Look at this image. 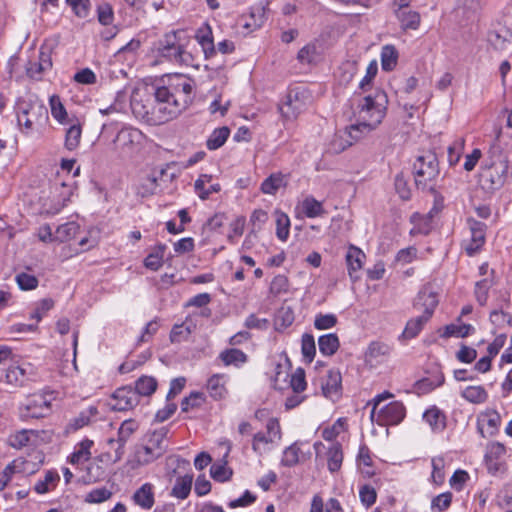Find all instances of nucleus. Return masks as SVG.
<instances>
[{
  "mask_svg": "<svg viewBox=\"0 0 512 512\" xmlns=\"http://www.w3.org/2000/svg\"><path fill=\"white\" fill-rule=\"evenodd\" d=\"M390 353L389 345L379 342L373 341L369 344L368 349L365 353L366 360L368 362L376 361L379 362V358L382 356H386Z\"/></svg>",
  "mask_w": 512,
  "mask_h": 512,
  "instance_id": "41",
  "label": "nucleus"
},
{
  "mask_svg": "<svg viewBox=\"0 0 512 512\" xmlns=\"http://www.w3.org/2000/svg\"><path fill=\"white\" fill-rule=\"evenodd\" d=\"M481 167L480 182L485 189L493 191L504 185L509 167L506 159L500 155L497 159L491 156L482 162Z\"/></svg>",
  "mask_w": 512,
  "mask_h": 512,
  "instance_id": "6",
  "label": "nucleus"
},
{
  "mask_svg": "<svg viewBox=\"0 0 512 512\" xmlns=\"http://www.w3.org/2000/svg\"><path fill=\"white\" fill-rule=\"evenodd\" d=\"M461 396L470 403L482 404L487 401L488 393L483 386H468L466 387Z\"/></svg>",
  "mask_w": 512,
  "mask_h": 512,
  "instance_id": "38",
  "label": "nucleus"
},
{
  "mask_svg": "<svg viewBox=\"0 0 512 512\" xmlns=\"http://www.w3.org/2000/svg\"><path fill=\"white\" fill-rule=\"evenodd\" d=\"M157 380L152 376L143 375L135 382L134 392H137V398L140 396H150L157 389Z\"/></svg>",
  "mask_w": 512,
  "mask_h": 512,
  "instance_id": "34",
  "label": "nucleus"
},
{
  "mask_svg": "<svg viewBox=\"0 0 512 512\" xmlns=\"http://www.w3.org/2000/svg\"><path fill=\"white\" fill-rule=\"evenodd\" d=\"M366 256L364 252L354 246L350 245L345 255V261L347 265L348 275L352 282H356L359 279L357 272L362 269Z\"/></svg>",
  "mask_w": 512,
  "mask_h": 512,
  "instance_id": "15",
  "label": "nucleus"
},
{
  "mask_svg": "<svg viewBox=\"0 0 512 512\" xmlns=\"http://www.w3.org/2000/svg\"><path fill=\"white\" fill-rule=\"evenodd\" d=\"M322 391L326 398L336 401L342 394V376L339 370L328 371L326 379L322 383Z\"/></svg>",
  "mask_w": 512,
  "mask_h": 512,
  "instance_id": "12",
  "label": "nucleus"
},
{
  "mask_svg": "<svg viewBox=\"0 0 512 512\" xmlns=\"http://www.w3.org/2000/svg\"><path fill=\"white\" fill-rule=\"evenodd\" d=\"M388 97L382 90H377L373 95L360 99L357 104L355 116L358 121L366 122V127L375 130L386 115Z\"/></svg>",
  "mask_w": 512,
  "mask_h": 512,
  "instance_id": "2",
  "label": "nucleus"
},
{
  "mask_svg": "<svg viewBox=\"0 0 512 512\" xmlns=\"http://www.w3.org/2000/svg\"><path fill=\"white\" fill-rule=\"evenodd\" d=\"M110 406L115 411H127L139 404L137 392L131 386H123L115 390Z\"/></svg>",
  "mask_w": 512,
  "mask_h": 512,
  "instance_id": "10",
  "label": "nucleus"
},
{
  "mask_svg": "<svg viewBox=\"0 0 512 512\" xmlns=\"http://www.w3.org/2000/svg\"><path fill=\"white\" fill-rule=\"evenodd\" d=\"M192 330L185 324H175L170 332L171 343H181L187 341Z\"/></svg>",
  "mask_w": 512,
  "mask_h": 512,
  "instance_id": "52",
  "label": "nucleus"
},
{
  "mask_svg": "<svg viewBox=\"0 0 512 512\" xmlns=\"http://www.w3.org/2000/svg\"><path fill=\"white\" fill-rule=\"evenodd\" d=\"M430 320L425 315H420L418 317L410 319L405 326V329L402 333V337L405 339L415 338L423 329L424 325Z\"/></svg>",
  "mask_w": 512,
  "mask_h": 512,
  "instance_id": "37",
  "label": "nucleus"
},
{
  "mask_svg": "<svg viewBox=\"0 0 512 512\" xmlns=\"http://www.w3.org/2000/svg\"><path fill=\"white\" fill-rule=\"evenodd\" d=\"M192 481V475L178 477L175 481V484L171 490L170 495L181 500L186 499L191 492Z\"/></svg>",
  "mask_w": 512,
  "mask_h": 512,
  "instance_id": "33",
  "label": "nucleus"
},
{
  "mask_svg": "<svg viewBox=\"0 0 512 512\" xmlns=\"http://www.w3.org/2000/svg\"><path fill=\"white\" fill-rule=\"evenodd\" d=\"M230 135V129L227 126L216 128L208 137L206 147L210 150H217L222 147Z\"/></svg>",
  "mask_w": 512,
  "mask_h": 512,
  "instance_id": "35",
  "label": "nucleus"
},
{
  "mask_svg": "<svg viewBox=\"0 0 512 512\" xmlns=\"http://www.w3.org/2000/svg\"><path fill=\"white\" fill-rule=\"evenodd\" d=\"M468 224L471 233V239L469 243L464 246V250L468 256H474L485 244L487 225L474 219H469Z\"/></svg>",
  "mask_w": 512,
  "mask_h": 512,
  "instance_id": "9",
  "label": "nucleus"
},
{
  "mask_svg": "<svg viewBox=\"0 0 512 512\" xmlns=\"http://www.w3.org/2000/svg\"><path fill=\"white\" fill-rule=\"evenodd\" d=\"M34 106L30 102L21 101L17 107V121L23 133H30L33 129V120L29 117Z\"/></svg>",
  "mask_w": 512,
  "mask_h": 512,
  "instance_id": "24",
  "label": "nucleus"
},
{
  "mask_svg": "<svg viewBox=\"0 0 512 512\" xmlns=\"http://www.w3.org/2000/svg\"><path fill=\"white\" fill-rule=\"evenodd\" d=\"M302 210L306 217L315 218L325 214V209L320 201L313 196L306 197L302 202Z\"/></svg>",
  "mask_w": 512,
  "mask_h": 512,
  "instance_id": "40",
  "label": "nucleus"
},
{
  "mask_svg": "<svg viewBox=\"0 0 512 512\" xmlns=\"http://www.w3.org/2000/svg\"><path fill=\"white\" fill-rule=\"evenodd\" d=\"M192 80L183 74L167 75L151 91L134 90L130 106L136 118L161 125L178 117L192 102Z\"/></svg>",
  "mask_w": 512,
  "mask_h": 512,
  "instance_id": "1",
  "label": "nucleus"
},
{
  "mask_svg": "<svg viewBox=\"0 0 512 512\" xmlns=\"http://www.w3.org/2000/svg\"><path fill=\"white\" fill-rule=\"evenodd\" d=\"M159 457L160 456L156 454V452L148 445V443L136 451L137 462L141 465H147Z\"/></svg>",
  "mask_w": 512,
  "mask_h": 512,
  "instance_id": "55",
  "label": "nucleus"
},
{
  "mask_svg": "<svg viewBox=\"0 0 512 512\" xmlns=\"http://www.w3.org/2000/svg\"><path fill=\"white\" fill-rule=\"evenodd\" d=\"M318 346L321 354L324 356H332L334 355L339 346V338L335 333L325 334L319 337Z\"/></svg>",
  "mask_w": 512,
  "mask_h": 512,
  "instance_id": "32",
  "label": "nucleus"
},
{
  "mask_svg": "<svg viewBox=\"0 0 512 512\" xmlns=\"http://www.w3.org/2000/svg\"><path fill=\"white\" fill-rule=\"evenodd\" d=\"M93 441L90 439H84L80 443H78L73 453L69 456V462L72 465L84 464L91 457L90 449L93 446Z\"/></svg>",
  "mask_w": 512,
  "mask_h": 512,
  "instance_id": "25",
  "label": "nucleus"
},
{
  "mask_svg": "<svg viewBox=\"0 0 512 512\" xmlns=\"http://www.w3.org/2000/svg\"><path fill=\"white\" fill-rule=\"evenodd\" d=\"M205 395L201 392H191L181 402L182 412H188L194 408H200L205 403Z\"/></svg>",
  "mask_w": 512,
  "mask_h": 512,
  "instance_id": "45",
  "label": "nucleus"
},
{
  "mask_svg": "<svg viewBox=\"0 0 512 512\" xmlns=\"http://www.w3.org/2000/svg\"><path fill=\"white\" fill-rule=\"evenodd\" d=\"M439 174V161L434 152L428 151L416 158L413 164V175L417 189L435 193Z\"/></svg>",
  "mask_w": 512,
  "mask_h": 512,
  "instance_id": "3",
  "label": "nucleus"
},
{
  "mask_svg": "<svg viewBox=\"0 0 512 512\" xmlns=\"http://www.w3.org/2000/svg\"><path fill=\"white\" fill-rule=\"evenodd\" d=\"M51 114L54 119L63 124L67 120L66 109L58 95H52L49 99Z\"/></svg>",
  "mask_w": 512,
  "mask_h": 512,
  "instance_id": "44",
  "label": "nucleus"
},
{
  "mask_svg": "<svg viewBox=\"0 0 512 512\" xmlns=\"http://www.w3.org/2000/svg\"><path fill=\"white\" fill-rule=\"evenodd\" d=\"M438 305V296L429 286L423 287L414 301V308L422 309L423 315L431 319Z\"/></svg>",
  "mask_w": 512,
  "mask_h": 512,
  "instance_id": "11",
  "label": "nucleus"
},
{
  "mask_svg": "<svg viewBox=\"0 0 512 512\" xmlns=\"http://www.w3.org/2000/svg\"><path fill=\"white\" fill-rule=\"evenodd\" d=\"M406 417V407L401 401H392L378 408L374 420L379 426L399 425Z\"/></svg>",
  "mask_w": 512,
  "mask_h": 512,
  "instance_id": "8",
  "label": "nucleus"
},
{
  "mask_svg": "<svg viewBox=\"0 0 512 512\" xmlns=\"http://www.w3.org/2000/svg\"><path fill=\"white\" fill-rule=\"evenodd\" d=\"M290 386L294 393L303 392L306 387L305 371L302 368H298L292 375L290 380Z\"/></svg>",
  "mask_w": 512,
  "mask_h": 512,
  "instance_id": "61",
  "label": "nucleus"
},
{
  "mask_svg": "<svg viewBox=\"0 0 512 512\" xmlns=\"http://www.w3.org/2000/svg\"><path fill=\"white\" fill-rule=\"evenodd\" d=\"M112 497V492L106 487L92 489L85 497L87 503H102Z\"/></svg>",
  "mask_w": 512,
  "mask_h": 512,
  "instance_id": "54",
  "label": "nucleus"
},
{
  "mask_svg": "<svg viewBox=\"0 0 512 512\" xmlns=\"http://www.w3.org/2000/svg\"><path fill=\"white\" fill-rule=\"evenodd\" d=\"M275 215H276V236L280 241L285 242L288 239L289 233H290V225H291L290 218L286 213H284L280 210H276Z\"/></svg>",
  "mask_w": 512,
  "mask_h": 512,
  "instance_id": "39",
  "label": "nucleus"
},
{
  "mask_svg": "<svg viewBox=\"0 0 512 512\" xmlns=\"http://www.w3.org/2000/svg\"><path fill=\"white\" fill-rule=\"evenodd\" d=\"M359 497L364 506L370 507L376 502L377 493L371 485L365 484L359 489Z\"/></svg>",
  "mask_w": 512,
  "mask_h": 512,
  "instance_id": "63",
  "label": "nucleus"
},
{
  "mask_svg": "<svg viewBox=\"0 0 512 512\" xmlns=\"http://www.w3.org/2000/svg\"><path fill=\"white\" fill-rule=\"evenodd\" d=\"M423 420L433 432L440 433L446 428V415L437 406H431L423 413Z\"/></svg>",
  "mask_w": 512,
  "mask_h": 512,
  "instance_id": "19",
  "label": "nucleus"
},
{
  "mask_svg": "<svg viewBox=\"0 0 512 512\" xmlns=\"http://www.w3.org/2000/svg\"><path fill=\"white\" fill-rule=\"evenodd\" d=\"M398 51L393 45H385L381 50V67L383 71H392L398 62Z\"/></svg>",
  "mask_w": 512,
  "mask_h": 512,
  "instance_id": "36",
  "label": "nucleus"
},
{
  "mask_svg": "<svg viewBox=\"0 0 512 512\" xmlns=\"http://www.w3.org/2000/svg\"><path fill=\"white\" fill-rule=\"evenodd\" d=\"M168 434V428L161 427L158 430L152 432L148 438V445L158 454L160 457L166 452L167 446L165 445V438Z\"/></svg>",
  "mask_w": 512,
  "mask_h": 512,
  "instance_id": "28",
  "label": "nucleus"
},
{
  "mask_svg": "<svg viewBox=\"0 0 512 512\" xmlns=\"http://www.w3.org/2000/svg\"><path fill=\"white\" fill-rule=\"evenodd\" d=\"M311 102L312 94L305 85H292L288 88L279 110L285 120L293 121L307 110Z\"/></svg>",
  "mask_w": 512,
  "mask_h": 512,
  "instance_id": "4",
  "label": "nucleus"
},
{
  "mask_svg": "<svg viewBox=\"0 0 512 512\" xmlns=\"http://www.w3.org/2000/svg\"><path fill=\"white\" fill-rule=\"evenodd\" d=\"M227 376L225 374H213L207 381L209 395L216 401L225 399L228 390L226 388Z\"/></svg>",
  "mask_w": 512,
  "mask_h": 512,
  "instance_id": "20",
  "label": "nucleus"
},
{
  "mask_svg": "<svg viewBox=\"0 0 512 512\" xmlns=\"http://www.w3.org/2000/svg\"><path fill=\"white\" fill-rule=\"evenodd\" d=\"M52 68V60L49 53L39 52L37 60H30L26 65V74L32 79L39 81L42 79L44 72Z\"/></svg>",
  "mask_w": 512,
  "mask_h": 512,
  "instance_id": "13",
  "label": "nucleus"
},
{
  "mask_svg": "<svg viewBox=\"0 0 512 512\" xmlns=\"http://www.w3.org/2000/svg\"><path fill=\"white\" fill-rule=\"evenodd\" d=\"M491 42L498 50H508L512 45V33L508 30H503L502 32L496 33L494 37L491 38Z\"/></svg>",
  "mask_w": 512,
  "mask_h": 512,
  "instance_id": "58",
  "label": "nucleus"
},
{
  "mask_svg": "<svg viewBox=\"0 0 512 512\" xmlns=\"http://www.w3.org/2000/svg\"><path fill=\"white\" fill-rule=\"evenodd\" d=\"M195 38L201 46L206 59L212 58L216 55V47L211 26L204 22L196 30Z\"/></svg>",
  "mask_w": 512,
  "mask_h": 512,
  "instance_id": "14",
  "label": "nucleus"
},
{
  "mask_svg": "<svg viewBox=\"0 0 512 512\" xmlns=\"http://www.w3.org/2000/svg\"><path fill=\"white\" fill-rule=\"evenodd\" d=\"M452 502V493L451 492H445L437 495L432 499L431 502V508L433 510L438 511H445L447 510Z\"/></svg>",
  "mask_w": 512,
  "mask_h": 512,
  "instance_id": "64",
  "label": "nucleus"
},
{
  "mask_svg": "<svg viewBox=\"0 0 512 512\" xmlns=\"http://www.w3.org/2000/svg\"><path fill=\"white\" fill-rule=\"evenodd\" d=\"M395 16L400 22L403 30H416L420 26L421 17L417 11L413 10H394Z\"/></svg>",
  "mask_w": 512,
  "mask_h": 512,
  "instance_id": "26",
  "label": "nucleus"
},
{
  "mask_svg": "<svg viewBox=\"0 0 512 512\" xmlns=\"http://www.w3.org/2000/svg\"><path fill=\"white\" fill-rule=\"evenodd\" d=\"M445 377L442 372H437L435 375L431 377H425L420 380H418L413 388L416 394L418 395H424L428 394L437 387H440L444 384Z\"/></svg>",
  "mask_w": 512,
  "mask_h": 512,
  "instance_id": "23",
  "label": "nucleus"
},
{
  "mask_svg": "<svg viewBox=\"0 0 512 512\" xmlns=\"http://www.w3.org/2000/svg\"><path fill=\"white\" fill-rule=\"evenodd\" d=\"M301 350L303 357L308 361L312 362L316 354L315 339L312 334L305 333L302 336Z\"/></svg>",
  "mask_w": 512,
  "mask_h": 512,
  "instance_id": "47",
  "label": "nucleus"
},
{
  "mask_svg": "<svg viewBox=\"0 0 512 512\" xmlns=\"http://www.w3.org/2000/svg\"><path fill=\"white\" fill-rule=\"evenodd\" d=\"M183 34L184 31L182 30L166 33L163 39L159 42V57L174 64L190 65L193 57L191 53L185 50L184 44L181 41V36Z\"/></svg>",
  "mask_w": 512,
  "mask_h": 512,
  "instance_id": "5",
  "label": "nucleus"
},
{
  "mask_svg": "<svg viewBox=\"0 0 512 512\" xmlns=\"http://www.w3.org/2000/svg\"><path fill=\"white\" fill-rule=\"evenodd\" d=\"M506 454V447L501 442H491L486 447L484 459L500 460Z\"/></svg>",
  "mask_w": 512,
  "mask_h": 512,
  "instance_id": "59",
  "label": "nucleus"
},
{
  "mask_svg": "<svg viewBox=\"0 0 512 512\" xmlns=\"http://www.w3.org/2000/svg\"><path fill=\"white\" fill-rule=\"evenodd\" d=\"M218 359H220L225 366L234 365L238 367L246 363L248 357L243 351L236 348H230L222 351L219 354Z\"/></svg>",
  "mask_w": 512,
  "mask_h": 512,
  "instance_id": "30",
  "label": "nucleus"
},
{
  "mask_svg": "<svg viewBox=\"0 0 512 512\" xmlns=\"http://www.w3.org/2000/svg\"><path fill=\"white\" fill-rule=\"evenodd\" d=\"M431 465H432V474H431L432 481L436 485H441L445 479L444 458L443 457L432 458Z\"/></svg>",
  "mask_w": 512,
  "mask_h": 512,
  "instance_id": "51",
  "label": "nucleus"
},
{
  "mask_svg": "<svg viewBox=\"0 0 512 512\" xmlns=\"http://www.w3.org/2000/svg\"><path fill=\"white\" fill-rule=\"evenodd\" d=\"M338 322V319L336 315L329 313V314H322L319 313L315 316L314 320V327L317 330H327L333 328Z\"/></svg>",
  "mask_w": 512,
  "mask_h": 512,
  "instance_id": "53",
  "label": "nucleus"
},
{
  "mask_svg": "<svg viewBox=\"0 0 512 512\" xmlns=\"http://www.w3.org/2000/svg\"><path fill=\"white\" fill-rule=\"evenodd\" d=\"M138 429V423L133 419H128L122 422L118 429V437L116 442L118 448L116 449L117 458H121L124 453V446L132 436V434Z\"/></svg>",
  "mask_w": 512,
  "mask_h": 512,
  "instance_id": "22",
  "label": "nucleus"
},
{
  "mask_svg": "<svg viewBox=\"0 0 512 512\" xmlns=\"http://www.w3.org/2000/svg\"><path fill=\"white\" fill-rule=\"evenodd\" d=\"M60 480V476L56 471H46L44 479L39 480L35 486L34 490L38 494H45L49 491V484H56Z\"/></svg>",
  "mask_w": 512,
  "mask_h": 512,
  "instance_id": "49",
  "label": "nucleus"
},
{
  "mask_svg": "<svg viewBox=\"0 0 512 512\" xmlns=\"http://www.w3.org/2000/svg\"><path fill=\"white\" fill-rule=\"evenodd\" d=\"M212 176L201 174L194 183L195 193L201 200H207L211 194L218 193L221 190L219 183H211Z\"/></svg>",
  "mask_w": 512,
  "mask_h": 512,
  "instance_id": "18",
  "label": "nucleus"
},
{
  "mask_svg": "<svg viewBox=\"0 0 512 512\" xmlns=\"http://www.w3.org/2000/svg\"><path fill=\"white\" fill-rule=\"evenodd\" d=\"M283 186H286L285 175L277 172L272 173L261 183L260 190L264 194L275 195Z\"/></svg>",
  "mask_w": 512,
  "mask_h": 512,
  "instance_id": "27",
  "label": "nucleus"
},
{
  "mask_svg": "<svg viewBox=\"0 0 512 512\" xmlns=\"http://www.w3.org/2000/svg\"><path fill=\"white\" fill-rule=\"evenodd\" d=\"M210 475L215 481L223 483L231 479L233 471L224 462L223 464H213L210 468Z\"/></svg>",
  "mask_w": 512,
  "mask_h": 512,
  "instance_id": "50",
  "label": "nucleus"
},
{
  "mask_svg": "<svg viewBox=\"0 0 512 512\" xmlns=\"http://www.w3.org/2000/svg\"><path fill=\"white\" fill-rule=\"evenodd\" d=\"M98 21L102 25H110L114 20L113 8L109 3H102L97 7Z\"/></svg>",
  "mask_w": 512,
  "mask_h": 512,
  "instance_id": "62",
  "label": "nucleus"
},
{
  "mask_svg": "<svg viewBox=\"0 0 512 512\" xmlns=\"http://www.w3.org/2000/svg\"><path fill=\"white\" fill-rule=\"evenodd\" d=\"M133 502L144 510H150L155 502L154 486L151 483H144L138 488L133 496Z\"/></svg>",
  "mask_w": 512,
  "mask_h": 512,
  "instance_id": "21",
  "label": "nucleus"
},
{
  "mask_svg": "<svg viewBox=\"0 0 512 512\" xmlns=\"http://www.w3.org/2000/svg\"><path fill=\"white\" fill-rule=\"evenodd\" d=\"M18 411L23 421L47 417L52 411L51 399L46 394L34 393L20 404Z\"/></svg>",
  "mask_w": 512,
  "mask_h": 512,
  "instance_id": "7",
  "label": "nucleus"
},
{
  "mask_svg": "<svg viewBox=\"0 0 512 512\" xmlns=\"http://www.w3.org/2000/svg\"><path fill=\"white\" fill-rule=\"evenodd\" d=\"M16 283L21 290H33L38 286V279L29 273L21 272L15 277Z\"/></svg>",
  "mask_w": 512,
  "mask_h": 512,
  "instance_id": "56",
  "label": "nucleus"
},
{
  "mask_svg": "<svg viewBox=\"0 0 512 512\" xmlns=\"http://www.w3.org/2000/svg\"><path fill=\"white\" fill-rule=\"evenodd\" d=\"M357 460L359 465L367 467V469L363 471L366 476L371 477L374 475V471L372 470V458L370 456L369 448L366 445L359 448Z\"/></svg>",
  "mask_w": 512,
  "mask_h": 512,
  "instance_id": "60",
  "label": "nucleus"
},
{
  "mask_svg": "<svg viewBox=\"0 0 512 512\" xmlns=\"http://www.w3.org/2000/svg\"><path fill=\"white\" fill-rule=\"evenodd\" d=\"M300 448L296 443L287 447L283 452L281 463L283 466L292 467L299 461Z\"/></svg>",
  "mask_w": 512,
  "mask_h": 512,
  "instance_id": "57",
  "label": "nucleus"
},
{
  "mask_svg": "<svg viewBox=\"0 0 512 512\" xmlns=\"http://www.w3.org/2000/svg\"><path fill=\"white\" fill-rule=\"evenodd\" d=\"M475 332V328L471 324H450L445 327L444 337H460L464 338Z\"/></svg>",
  "mask_w": 512,
  "mask_h": 512,
  "instance_id": "42",
  "label": "nucleus"
},
{
  "mask_svg": "<svg viewBox=\"0 0 512 512\" xmlns=\"http://www.w3.org/2000/svg\"><path fill=\"white\" fill-rule=\"evenodd\" d=\"M343 462L342 446L339 442L333 443L327 451V466L331 473L340 470Z\"/></svg>",
  "mask_w": 512,
  "mask_h": 512,
  "instance_id": "31",
  "label": "nucleus"
},
{
  "mask_svg": "<svg viewBox=\"0 0 512 512\" xmlns=\"http://www.w3.org/2000/svg\"><path fill=\"white\" fill-rule=\"evenodd\" d=\"M294 322V312L290 307H282L275 320L277 330H283L289 327Z\"/></svg>",
  "mask_w": 512,
  "mask_h": 512,
  "instance_id": "46",
  "label": "nucleus"
},
{
  "mask_svg": "<svg viewBox=\"0 0 512 512\" xmlns=\"http://www.w3.org/2000/svg\"><path fill=\"white\" fill-rule=\"evenodd\" d=\"M29 380V376L27 373V369L18 364L17 362H12L6 368L5 372V382L14 387H22Z\"/></svg>",
  "mask_w": 512,
  "mask_h": 512,
  "instance_id": "17",
  "label": "nucleus"
},
{
  "mask_svg": "<svg viewBox=\"0 0 512 512\" xmlns=\"http://www.w3.org/2000/svg\"><path fill=\"white\" fill-rule=\"evenodd\" d=\"M158 187V177L155 175H147L140 179L136 186V193L142 198L149 197L157 193Z\"/></svg>",
  "mask_w": 512,
  "mask_h": 512,
  "instance_id": "29",
  "label": "nucleus"
},
{
  "mask_svg": "<svg viewBox=\"0 0 512 512\" xmlns=\"http://www.w3.org/2000/svg\"><path fill=\"white\" fill-rule=\"evenodd\" d=\"M82 135V128L80 124L71 125L66 131L65 135V147L72 151L76 149L80 143Z\"/></svg>",
  "mask_w": 512,
  "mask_h": 512,
  "instance_id": "43",
  "label": "nucleus"
},
{
  "mask_svg": "<svg viewBox=\"0 0 512 512\" xmlns=\"http://www.w3.org/2000/svg\"><path fill=\"white\" fill-rule=\"evenodd\" d=\"M366 125V122L358 121L356 118V123L346 127L343 135L341 136L342 140L345 142L342 148L345 149L346 147L353 145L355 142L371 133L373 129L371 127H366Z\"/></svg>",
  "mask_w": 512,
  "mask_h": 512,
  "instance_id": "16",
  "label": "nucleus"
},
{
  "mask_svg": "<svg viewBox=\"0 0 512 512\" xmlns=\"http://www.w3.org/2000/svg\"><path fill=\"white\" fill-rule=\"evenodd\" d=\"M33 430H26L23 429L21 431H18L8 438V443L11 447L15 449H21L28 445L30 441V434H33Z\"/></svg>",
  "mask_w": 512,
  "mask_h": 512,
  "instance_id": "48",
  "label": "nucleus"
}]
</instances>
